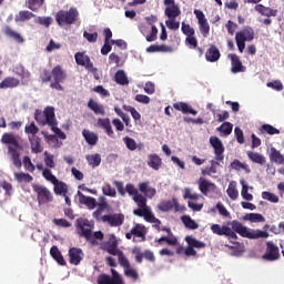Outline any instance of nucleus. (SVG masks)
<instances>
[{
  "label": "nucleus",
  "mask_w": 284,
  "mask_h": 284,
  "mask_svg": "<svg viewBox=\"0 0 284 284\" xmlns=\"http://www.w3.org/2000/svg\"><path fill=\"white\" fill-rule=\"evenodd\" d=\"M267 230H270V225L267 224L264 226V231H261L243 226V224L236 220L231 222V227L227 225L221 226V224H212L211 226L213 234L226 236L230 241H236V239H239L236 234H240L243 239H268L270 233H267Z\"/></svg>",
  "instance_id": "f257e3e1"
},
{
  "label": "nucleus",
  "mask_w": 284,
  "mask_h": 284,
  "mask_svg": "<svg viewBox=\"0 0 284 284\" xmlns=\"http://www.w3.org/2000/svg\"><path fill=\"white\" fill-rule=\"evenodd\" d=\"M34 120L39 125H48L57 136H59L62 140H65L67 136L59 129V122H57V114L54 113V106H45L44 111L41 112V110H36L34 112Z\"/></svg>",
  "instance_id": "f03ea898"
},
{
  "label": "nucleus",
  "mask_w": 284,
  "mask_h": 284,
  "mask_svg": "<svg viewBox=\"0 0 284 284\" xmlns=\"http://www.w3.org/2000/svg\"><path fill=\"white\" fill-rule=\"evenodd\" d=\"M139 191L142 192V194L139 193ZM125 194L132 196L134 203H136V205H140L148 199H154V196H156V189L150 186V181L141 182L139 184V190L134 186V184L128 183L125 185Z\"/></svg>",
  "instance_id": "7ed1b4c3"
},
{
  "label": "nucleus",
  "mask_w": 284,
  "mask_h": 284,
  "mask_svg": "<svg viewBox=\"0 0 284 284\" xmlns=\"http://www.w3.org/2000/svg\"><path fill=\"white\" fill-rule=\"evenodd\" d=\"M94 227V225L90 224L89 220L85 219H80L77 220V230L79 236H83L84 239H87V241H90L91 239H97L98 241H103V232L101 231H97L92 234V229Z\"/></svg>",
  "instance_id": "20e7f679"
},
{
  "label": "nucleus",
  "mask_w": 284,
  "mask_h": 284,
  "mask_svg": "<svg viewBox=\"0 0 284 284\" xmlns=\"http://www.w3.org/2000/svg\"><path fill=\"white\" fill-rule=\"evenodd\" d=\"M79 20V10L74 7H71L68 11L60 10L55 14V21L58 26H73Z\"/></svg>",
  "instance_id": "39448f33"
},
{
  "label": "nucleus",
  "mask_w": 284,
  "mask_h": 284,
  "mask_svg": "<svg viewBox=\"0 0 284 284\" xmlns=\"http://www.w3.org/2000/svg\"><path fill=\"white\" fill-rule=\"evenodd\" d=\"M51 74L53 78V82L50 83V88H52V90H58L62 92L63 87L61 85V83H65V81H68V71H65V69H63L61 64H58L53 67V69L51 70Z\"/></svg>",
  "instance_id": "423d86ee"
},
{
  "label": "nucleus",
  "mask_w": 284,
  "mask_h": 284,
  "mask_svg": "<svg viewBox=\"0 0 284 284\" xmlns=\"http://www.w3.org/2000/svg\"><path fill=\"white\" fill-rule=\"evenodd\" d=\"M246 41H254V29L252 27H245L235 34V42L241 53L245 50Z\"/></svg>",
  "instance_id": "0eeeda50"
},
{
  "label": "nucleus",
  "mask_w": 284,
  "mask_h": 284,
  "mask_svg": "<svg viewBox=\"0 0 284 284\" xmlns=\"http://www.w3.org/2000/svg\"><path fill=\"white\" fill-rule=\"evenodd\" d=\"M32 190L37 194V201L39 205H45V203H52L53 196L45 186L41 184H32Z\"/></svg>",
  "instance_id": "6e6552de"
},
{
  "label": "nucleus",
  "mask_w": 284,
  "mask_h": 284,
  "mask_svg": "<svg viewBox=\"0 0 284 284\" xmlns=\"http://www.w3.org/2000/svg\"><path fill=\"white\" fill-rule=\"evenodd\" d=\"M133 214L135 216H140L144 219L148 223H152L155 221L156 216H154V213H152V209L148 205V200H144L140 204H138V209L133 210Z\"/></svg>",
  "instance_id": "1a4fd4ad"
},
{
  "label": "nucleus",
  "mask_w": 284,
  "mask_h": 284,
  "mask_svg": "<svg viewBox=\"0 0 284 284\" xmlns=\"http://www.w3.org/2000/svg\"><path fill=\"white\" fill-rule=\"evenodd\" d=\"M112 275L101 274L98 276V284H125L123 276L116 272V270H111Z\"/></svg>",
  "instance_id": "9d476101"
},
{
  "label": "nucleus",
  "mask_w": 284,
  "mask_h": 284,
  "mask_svg": "<svg viewBox=\"0 0 284 284\" xmlns=\"http://www.w3.org/2000/svg\"><path fill=\"white\" fill-rule=\"evenodd\" d=\"M132 254H134L136 263H143V258L149 263H156V256L154 255V252L150 250H144L143 252L141 251V247L135 246L132 248Z\"/></svg>",
  "instance_id": "9b49d317"
},
{
  "label": "nucleus",
  "mask_w": 284,
  "mask_h": 284,
  "mask_svg": "<svg viewBox=\"0 0 284 284\" xmlns=\"http://www.w3.org/2000/svg\"><path fill=\"white\" fill-rule=\"evenodd\" d=\"M210 145L214 150L215 161H224L225 155L223 154L225 153V146H223V142L221 141V139H219V136L216 135L211 136Z\"/></svg>",
  "instance_id": "f8f14e48"
},
{
  "label": "nucleus",
  "mask_w": 284,
  "mask_h": 284,
  "mask_svg": "<svg viewBox=\"0 0 284 284\" xmlns=\"http://www.w3.org/2000/svg\"><path fill=\"white\" fill-rule=\"evenodd\" d=\"M262 258L270 262L278 261L281 258L278 246L274 242H266V251L262 255Z\"/></svg>",
  "instance_id": "ddd939ff"
},
{
  "label": "nucleus",
  "mask_w": 284,
  "mask_h": 284,
  "mask_svg": "<svg viewBox=\"0 0 284 284\" xmlns=\"http://www.w3.org/2000/svg\"><path fill=\"white\" fill-rule=\"evenodd\" d=\"M194 14L197 19L202 37H204V39L207 38V36L210 34V23L207 22V18H205V13H203V11L199 9H195Z\"/></svg>",
  "instance_id": "4468645a"
},
{
  "label": "nucleus",
  "mask_w": 284,
  "mask_h": 284,
  "mask_svg": "<svg viewBox=\"0 0 284 284\" xmlns=\"http://www.w3.org/2000/svg\"><path fill=\"white\" fill-rule=\"evenodd\" d=\"M101 250L108 252L111 256H116V254L121 252V250H119V240H116V236L113 235L109 237L108 241L103 242L101 244Z\"/></svg>",
  "instance_id": "2eb2a0df"
},
{
  "label": "nucleus",
  "mask_w": 284,
  "mask_h": 284,
  "mask_svg": "<svg viewBox=\"0 0 284 284\" xmlns=\"http://www.w3.org/2000/svg\"><path fill=\"white\" fill-rule=\"evenodd\" d=\"M199 190L204 196L216 192V184L214 182L209 181L205 178H200L197 181Z\"/></svg>",
  "instance_id": "dca6fc26"
},
{
  "label": "nucleus",
  "mask_w": 284,
  "mask_h": 284,
  "mask_svg": "<svg viewBox=\"0 0 284 284\" xmlns=\"http://www.w3.org/2000/svg\"><path fill=\"white\" fill-rule=\"evenodd\" d=\"M101 221H103V223H109L111 227H119L123 225V221H125V215H123V213L103 215L101 217Z\"/></svg>",
  "instance_id": "f3484780"
},
{
  "label": "nucleus",
  "mask_w": 284,
  "mask_h": 284,
  "mask_svg": "<svg viewBox=\"0 0 284 284\" xmlns=\"http://www.w3.org/2000/svg\"><path fill=\"white\" fill-rule=\"evenodd\" d=\"M131 234L136 236L132 239L133 243H144L148 231L143 224H135V226L131 229Z\"/></svg>",
  "instance_id": "a211bd4d"
},
{
  "label": "nucleus",
  "mask_w": 284,
  "mask_h": 284,
  "mask_svg": "<svg viewBox=\"0 0 284 284\" xmlns=\"http://www.w3.org/2000/svg\"><path fill=\"white\" fill-rule=\"evenodd\" d=\"M68 256L71 265H79L83 261V250L79 247H71L68 252Z\"/></svg>",
  "instance_id": "6ab92c4d"
},
{
  "label": "nucleus",
  "mask_w": 284,
  "mask_h": 284,
  "mask_svg": "<svg viewBox=\"0 0 284 284\" xmlns=\"http://www.w3.org/2000/svg\"><path fill=\"white\" fill-rule=\"evenodd\" d=\"M176 210V212H179V200H176V197H173L172 200H164L161 201L158 204V210H160V212H170V210Z\"/></svg>",
  "instance_id": "aec40b11"
},
{
  "label": "nucleus",
  "mask_w": 284,
  "mask_h": 284,
  "mask_svg": "<svg viewBox=\"0 0 284 284\" xmlns=\"http://www.w3.org/2000/svg\"><path fill=\"white\" fill-rule=\"evenodd\" d=\"M229 59L231 60V72L233 74H239V72H243L245 67H243V62H241V58L234 53L229 54Z\"/></svg>",
  "instance_id": "412c9836"
},
{
  "label": "nucleus",
  "mask_w": 284,
  "mask_h": 284,
  "mask_svg": "<svg viewBox=\"0 0 284 284\" xmlns=\"http://www.w3.org/2000/svg\"><path fill=\"white\" fill-rule=\"evenodd\" d=\"M205 59L209 61V63H216V61L221 59V51L219 48H216V45L211 44L205 52Z\"/></svg>",
  "instance_id": "4be33fe9"
},
{
  "label": "nucleus",
  "mask_w": 284,
  "mask_h": 284,
  "mask_svg": "<svg viewBox=\"0 0 284 284\" xmlns=\"http://www.w3.org/2000/svg\"><path fill=\"white\" fill-rule=\"evenodd\" d=\"M1 143H3L4 145H9V148H13V150H21L19 141L12 133H3L1 138Z\"/></svg>",
  "instance_id": "5701e85b"
},
{
  "label": "nucleus",
  "mask_w": 284,
  "mask_h": 284,
  "mask_svg": "<svg viewBox=\"0 0 284 284\" xmlns=\"http://www.w3.org/2000/svg\"><path fill=\"white\" fill-rule=\"evenodd\" d=\"M78 196H79V203H81V205H87L88 210H94L97 207L98 205L97 199L92 196H87L80 191L78 192Z\"/></svg>",
  "instance_id": "b1692460"
},
{
  "label": "nucleus",
  "mask_w": 284,
  "mask_h": 284,
  "mask_svg": "<svg viewBox=\"0 0 284 284\" xmlns=\"http://www.w3.org/2000/svg\"><path fill=\"white\" fill-rule=\"evenodd\" d=\"M21 81L14 77H7L0 82V90H12L19 88Z\"/></svg>",
  "instance_id": "393cba45"
},
{
  "label": "nucleus",
  "mask_w": 284,
  "mask_h": 284,
  "mask_svg": "<svg viewBox=\"0 0 284 284\" xmlns=\"http://www.w3.org/2000/svg\"><path fill=\"white\" fill-rule=\"evenodd\" d=\"M75 59V63L78 65H82L83 68H85V70H88L89 68H92V60H90V55H87L83 52H77L74 55Z\"/></svg>",
  "instance_id": "a878e982"
},
{
  "label": "nucleus",
  "mask_w": 284,
  "mask_h": 284,
  "mask_svg": "<svg viewBox=\"0 0 284 284\" xmlns=\"http://www.w3.org/2000/svg\"><path fill=\"white\" fill-rule=\"evenodd\" d=\"M255 12H257L258 14H261L262 17H276L278 14V10L277 9H272L270 7H265L263 4H256L254 7Z\"/></svg>",
  "instance_id": "bb28decb"
},
{
  "label": "nucleus",
  "mask_w": 284,
  "mask_h": 284,
  "mask_svg": "<svg viewBox=\"0 0 284 284\" xmlns=\"http://www.w3.org/2000/svg\"><path fill=\"white\" fill-rule=\"evenodd\" d=\"M98 125L104 130L105 134H108L110 139H114V130H112V123L110 122L109 118L98 119Z\"/></svg>",
  "instance_id": "cd10ccee"
},
{
  "label": "nucleus",
  "mask_w": 284,
  "mask_h": 284,
  "mask_svg": "<svg viewBox=\"0 0 284 284\" xmlns=\"http://www.w3.org/2000/svg\"><path fill=\"white\" fill-rule=\"evenodd\" d=\"M8 153L10 154V159L14 168H17V170H21L23 162H21L19 149H14V146H8Z\"/></svg>",
  "instance_id": "c85d7f7f"
},
{
  "label": "nucleus",
  "mask_w": 284,
  "mask_h": 284,
  "mask_svg": "<svg viewBox=\"0 0 284 284\" xmlns=\"http://www.w3.org/2000/svg\"><path fill=\"white\" fill-rule=\"evenodd\" d=\"M174 110H178L179 112H182L183 114H192L193 116H196L199 114V111L192 109L190 104L185 102H176L173 104Z\"/></svg>",
  "instance_id": "c756f323"
},
{
  "label": "nucleus",
  "mask_w": 284,
  "mask_h": 284,
  "mask_svg": "<svg viewBox=\"0 0 284 284\" xmlns=\"http://www.w3.org/2000/svg\"><path fill=\"white\" fill-rule=\"evenodd\" d=\"M16 70V74L20 77L22 85H28L32 73H30L23 65L17 67Z\"/></svg>",
  "instance_id": "7c9ffc66"
},
{
  "label": "nucleus",
  "mask_w": 284,
  "mask_h": 284,
  "mask_svg": "<svg viewBox=\"0 0 284 284\" xmlns=\"http://www.w3.org/2000/svg\"><path fill=\"white\" fill-rule=\"evenodd\" d=\"M82 136L84 139V141H87L88 145L94 146L97 145V143H99V134L84 129L82 131Z\"/></svg>",
  "instance_id": "2f4dec72"
},
{
  "label": "nucleus",
  "mask_w": 284,
  "mask_h": 284,
  "mask_svg": "<svg viewBox=\"0 0 284 284\" xmlns=\"http://www.w3.org/2000/svg\"><path fill=\"white\" fill-rule=\"evenodd\" d=\"M30 145H31V152L33 154H41L43 152V146L41 145V138L33 135L29 136Z\"/></svg>",
  "instance_id": "473e14b6"
},
{
  "label": "nucleus",
  "mask_w": 284,
  "mask_h": 284,
  "mask_svg": "<svg viewBox=\"0 0 284 284\" xmlns=\"http://www.w3.org/2000/svg\"><path fill=\"white\" fill-rule=\"evenodd\" d=\"M37 17L33 12L29 10H21L18 14L14 17L16 23H23L26 21H30V19H34Z\"/></svg>",
  "instance_id": "72a5a7b5"
},
{
  "label": "nucleus",
  "mask_w": 284,
  "mask_h": 284,
  "mask_svg": "<svg viewBox=\"0 0 284 284\" xmlns=\"http://www.w3.org/2000/svg\"><path fill=\"white\" fill-rule=\"evenodd\" d=\"M148 165L149 168H152V170H161L163 160L156 153L150 154Z\"/></svg>",
  "instance_id": "f704fd0d"
},
{
  "label": "nucleus",
  "mask_w": 284,
  "mask_h": 284,
  "mask_svg": "<svg viewBox=\"0 0 284 284\" xmlns=\"http://www.w3.org/2000/svg\"><path fill=\"white\" fill-rule=\"evenodd\" d=\"M246 154L252 163H257V165H265L267 163V160L258 152L248 151Z\"/></svg>",
  "instance_id": "c9c22d12"
},
{
  "label": "nucleus",
  "mask_w": 284,
  "mask_h": 284,
  "mask_svg": "<svg viewBox=\"0 0 284 284\" xmlns=\"http://www.w3.org/2000/svg\"><path fill=\"white\" fill-rule=\"evenodd\" d=\"M268 156L272 163H276L277 165H284V155L275 148L271 149V153Z\"/></svg>",
  "instance_id": "e433bc0d"
},
{
  "label": "nucleus",
  "mask_w": 284,
  "mask_h": 284,
  "mask_svg": "<svg viewBox=\"0 0 284 284\" xmlns=\"http://www.w3.org/2000/svg\"><path fill=\"white\" fill-rule=\"evenodd\" d=\"M50 254L59 265H62V266L68 265V263L65 262V258H63V254H61V251H59V247L57 245H53L50 248Z\"/></svg>",
  "instance_id": "4c0bfd02"
},
{
  "label": "nucleus",
  "mask_w": 284,
  "mask_h": 284,
  "mask_svg": "<svg viewBox=\"0 0 284 284\" xmlns=\"http://www.w3.org/2000/svg\"><path fill=\"white\" fill-rule=\"evenodd\" d=\"M164 14L168 19H176V17H181V8L179 4L169 6L164 10Z\"/></svg>",
  "instance_id": "58836bf2"
},
{
  "label": "nucleus",
  "mask_w": 284,
  "mask_h": 284,
  "mask_svg": "<svg viewBox=\"0 0 284 284\" xmlns=\"http://www.w3.org/2000/svg\"><path fill=\"white\" fill-rule=\"evenodd\" d=\"M3 34H6V37L9 39H13V41H17V43H23V37L8 26L3 28Z\"/></svg>",
  "instance_id": "ea45409f"
},
{
  "label": "nucleus",
  "mask_w": 284,
  "mask_h": 284,
  "mask_svg": "<svg viewBox=\"0 0 284 284\" xmlns=\"http://www.w3.org/2000/svg\"><path fill=\"white\" fill-rule=\"evenodd\" d=\"M3 34H6V37L9 39H13V41H17V43H23V37L8 26L3 28Z\"/></svg>",
  "instance_id": "a19ab883"
},
{
  "label": "nucleus",
  "mask_w": 284,
  "mask_h": 284,
  "mask_svg": "<svg viewBox=\"0 0 284 284\" xmlns=\"http://www.w3.org/2000/svg\"><path fill=\"white\" fill-rule=\"evenodd\" d=\"M88 108L94 112V114H101L102 116H105V108L103 104H99V102H95L94 100H90L88 102Z\"/></svg>",
  "instance_id": "79ce46f5"
},
{
  "label": "nucleus",
  "mask_w": 284,
  "mask_h": 284,
  "mask_svg": "<svg viewBox=\"0 0 284 284\" xmlns=\"http://www.w3.org/2000/svg\"><path fill=\"white\" fill-rule=\"evenodd\" d=\"M53 186L54 194H58L59 196H65V194H68V184L64 182L57 180V182L53 183Z\"/></svg>",
  "instance_id": "37998d69"
},
{
  "label": "nucleus",
  "mask_w": 284,
  "mask_h": 284,
  "mask_svg": "<svg viewBox=\"0 0 284 284\" xmlns=\"http://www.w3.org/2000/svg\"><path fill=\"white\" fill-rule=\"evenodd\" d=\"M87 163L91 168H99L101 165V154L95 153V154H88L85 155Z\"/></svg>",
  "instance_id": "c03bdc74"
},
{
  "label": "nucleus",
  "mask_w": 284,
  "mask_h": 284,
  "mask_svg": "<svg viewBox=\"0 0 284 284\" xmlns=\"http://www.w3.org/2000/svg\"><path fill=\"white\" fill-rule=\"evenodd\" d=\"M232 170H235L236 172H241V170H244L246 174H250L252 170H250V165L247 163L240 162L239 160H234L231 163Z\"/></svg>",
  "instance_id": "a18cd8bd"
},
{
  "label": "nucleus",
  "mask_w": 284,
  "mask_h": 284,
  "mask_svg": "<svg viewBox=\"0 0 284 284\" xmlns=\"http://www.w3.org/2000/svg\"><path fill=\"white\" fill-rule=\"evenodd\" d=\"M43 3H45V0H27L26 7L32 12H39Z\"/></svg>",
  "instance_id": "49530a36"
},
{
  "label": "nucleus",
  "mask_w": 284,
  "mask_h": 284,
  "mask_svg": "<svg viewBox=\"0 0 284 284\" xmlns=\"http://www.w3.org/2000/svg\"><path fill=\"white\" fill-rule=\"evenodd\" d=\"M227 196L231 201H236L239 199V190L236 189V181H231L226 190Z\"/></svg>",
  "instance_id": "de8ad7c7"
},
{
  "label": "nucleus",
  "mask_w": 284,
  "mask_h": 284,
  "mask_svg": "<svg viewBox=\"0 0 284 284\" xmlns=\"http://www.w3.org/2000/svg\"><path fill=\"white\" fill-rule=\"evenodd\" d=\"M233 129L234 124H232L231 122H224L216 130L222 134V136H230Z\"/></svg>",
  "instance_id": "09e8293b"
},
{
  "label": "nucleus",
  "mask_w": 284,
  "mask_h": 284,
  "mask_svg": "<svg viewBox=\"0 0 284 284\" xmlns=\"http://www.w3.org/2000/svg\"><path fill=\"white\" fill-rule=\"evenodd\" d=\"M185 242L187 243V245H191L195 250H203L206 247V244L196 240V237L186 236Z\"/></svg>",
  "instance_id": "8fccbe9b"
},
{
  "label": "nucleus",
  "mask_w": 284,
  "mask_h": 284,
  "mask_svg": "<svg viewBox=\"0 0 284 284\" xmlns=\"http://www.w3.org/2000/svg\"><path fill=\"white\" fill-rule=\"evenodd\" d=\"M182 223L187 227V230H199V223L192 220L190 215H183L181 217Z\"/></svg>",
  "instance_id": "3c124183"
},
{
  "label": "nucleus",
  "mask_w": 284,
  "mask_h": 284,
  "mask_svg": "<svg viewBox=\"0 0 284 284\" xmlns=\"http://www.w3.org/2000/svg\"><path fill=\"white\" fill-rule=\"evenodd\" d=\"M240 183L242 185V191H241L242 199H244V201H254V195H252V193L248 192L250 186L245 184V180H241Z\"/></svg>",
  "instance_id": "603ef678"
},
{
  "label": "nucleus",
  "mask_w": 284,
  "mask_h": 284,
  "mask_svg": "<svg viewBox=\"0 0 284 284\" xmlns=\"http://www.w3.org/2000/svg\"><path fill=\"white\" fill-rule=\"evenodd\" d=\"M244 219L251 223H265V217L260 213H248Z\"/></svg>",
  "instance_id": "864d4df0"
},
{
  "label": "nucleus",
  "mask_w": 284,
  "mask_h": 284,
  "mask_svg": "<svg viewBox=\"0 0 284 284\" xmlns=\"http://www.w3.org/2000/svg\"><path fill=\"white\" fill-rule=\"evenodd\" d=\"M115 83L119 85H128L130 83V80H128V75L125 74V71L119 70L115 73Z\"/></svg>",
  "instance_id": "5fc2aeb1"
},
{
  "label": "nucleus",
  "mask_w": 284,
  "mask_h": 284,
  "mask_svg": "<svg viewBox=\"0 0 284 284\" xmlns=\"http://www.w3.org/2000/svg\"><path fill=\"white\" fill-rule=\"evenodd\" d=\"M14 179L16 181H18V183H23V181L24 183H32V181H34V178H32V175L23 172L14 173Z\"/></svg>",
  "instance_id": "6e6d98bb"
},
{
  "label": "nucleus",
  "mask_w": 284,
  "mask_h": 284,
  "mask_svg": "<svg viewBox=\"0 0 284 284\" xmlns=\"http://www.w3.org/2000/svg\"><path fill=\"white\" fill-rule=\"evenodd\" d=\"M260 132L262 134H270L271 136L274 134H281V131L274 126H272L271 124H263L260 128Z\"/></svg>",
  "instance_id": "4d7b16f0"
},
{
  "label": "nucleus",
  "mask_w": 284,
  "mask_h": 284,
  "mask_svg": "<svg viewBox=\"0 0 284 284\" xmlns=\"http://www.w3.org/2000/svg\"><path fill=\"white\" fill-rule=\"evenodd\" d=\"M102 194L104 196H110L111 199L116 197V189L112 187L110 183H104L102 186Z\"/></svg>",
  "instance_id": "13d9d810"
},
{
  "label": "nucleus",
  "mask_w": 284,
  "mask_h": 284,
  "mask_svg": "<svg viewBox=\"0 0 284 284\" xmlns=\"http://www.w3.org/2000/svg\"><path fill=\"white\" fill-rule=\"evenodd\" d=\"M184 43L190 50H196L199 48V40L195 36L186 37Z\"/></svg>",
  "instance_id": "bf43d9fd"
},
{
  "label": "nucleus",
  "mask_w": 284,
  "mask_h": 284,
  "mask_svg": "<svg viewBox=\"0 0 284 284\" xmlns=\"http://www.w3.org/2000/svg\"><path fill=\"white\" fill-rule=\"evenodd\" d=\"M22 164L24 170H27V172H30L31 174L34 173V170H37V166L32 163V160L28 155L23 158Z\"/></svg>",
  "instance_id": "052dcab7"
},
{
  "label": "nucleus",
  "mask_w": 284,
  "mask_h": 284,
  "mask_svg": "<svg viewBox=\"0 0 284 284\" xmlns=\"http://www.w3.org/2000/svg\"><path fill=\"white\" fill-rule=\"evenodd\" d=\"M116 256L121 267H123L124 270H128L129 267H131L130 260L125 257V254L123 253V251H120L119 253H116Z\"/></svg>",
  "instance_id": "680f3d73"
},
{
  "label": "nucleus",
  "mask_w": 284,
  "mask_h": 284,
  "mask_svg": "<svg viewBox=\"0 0 284 284\" xmlns=\"http://www.w3.org/2000/svg\"><path fill=\"white\" fill-rule=\"evenodd\" d=\"M262 199H264V201H270V203H278L280 201L278 195L270 191L262 192Z\"/></svg>",
  "instance_id": "e2e57ef3"
},
{
  "label": "nucleus",
  "mask_w": 284,
  "mask_h": 284,
  "mask_svg": "<svg viewBox=\"0 0 284 284\" xmlns=\"http://www.w3.org/2000/svg\"><path fill=\"white\" fill-rule=\"evenodd\" d=\"M42 176L43 179H45V181H49V183H57V181L59 179H57V175L52 174V171L50 169H44L42 172Z\"/></svg>",
  "instance_id": "0e129e2a"
},
{
  "label": "nucleus",
  "mask_w": 284,
  "mask_h": 284,
  "mask_svg": "<svg viewBox=\"0 0 284 284\" xmlns=\"http://www.w3.org/2000/svg\"><path fill=\"white\" fill-rule=\"evenodd\" d=\"M181 31L183 34L187 37H194V34H196V31L194 30V28H192L190 24L182 22V27H181Z\"/></svg>",
  "instance_id": "69168bd1"
},
{
  "label": "nucleus",
  "mask_w": 284,
  "mask_h": 284,
  "mask_svg": "<svg viewBox=\"0 0 284 284\" xmlns=\"http://www.w3.org/2000/svg\"><path fill=\"white\" fill-rule=\"evenodd\" d=\"M123 143L125 144V146L128 148V150H130L131 152H134V150H136V148H139L136 145V141L130 136H124L123 138Z\"/></svg>",
  "instance_id": "338daca9"
},
{
  "label": "nucleus",
  "mask_w": 284,
  "mask_h": 284,
  "mask_svg": "<svg viewBox=\"0 0 284 284\" xmlns=\"http://www.w3.org/2000/svg\"><path fill=\"white\" fill-rule=\"evenodd\" d=\"M52 71L50 72V70L44 69L41 73H40V81L41 83H50V81H52Z\"/></svg>",
  "instance_id": "774afa93"
}]
</instances>
